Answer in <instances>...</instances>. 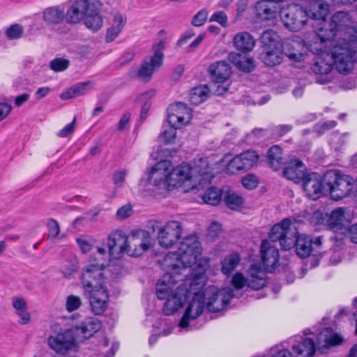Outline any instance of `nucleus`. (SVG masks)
<instances>
[{"mask_svg":"<svg viewBox=\"0 0 357 357\" xmlns=\"http://www.w3.org/2000/svg\"><path fill=\"white\" fill-rule=\"evenodd\" d=\"M204 280V272L195 275L193 278H185L184 281L172 280L170 274H164L156 285V295L158 299L165 300L163 312L172 315L177 312L183 302L190 297L194 290V285H202Z\"/></svg>","mask_w":357,"mask_h":357,"instance_id":"f257e3e1","label":"nucleus"},{"mask_svg":"<svg viewBox=\"0 0 357 357\" xmlns=\"http://www.w3.org/2000/svg\"><path fill=\"white\" fill-rule=\"evenodd\" d=\"M202 248L196 235L185 236L180 242L177 251L168 252L160 261L165 274H170L172 280L183 281L181 275L188 276V267L195 265L202 255Z\"/></svg>","mask_w":357,"mask_h":357,"instance_id":"f03ea898","label":"nucleus"},{"mask_svg":"<svg viewBox=\"0 0 357 357\" xmlns=\"http://www.w3.org/2000/svg\"><path fill=\"white\" fill-rule=\"evenodd\" d=\"M306 335H295L287 340L288 347L292 350L294 357H314L316 350L324 353L331 347L340 344L343 337L331 328L320 331L315 327L308 330Z\"/></svg>","mask_w":357,"mask_h":357,"instance_id":"7ed1b4c3","label":"nucleus"},{"mask_svg":"<svg viewBox=\"0 0 357 357\" xmlns=\"http://www.w3.org/2000/svg\"><path fill=\"white\" fill-rule=\"evenodd\" d=\"M169 185L178 188L187 187L185 191L204 188L211 183L213 178L208 158H201L195 161L194 167L182 164L175 168L171 167Z\"/></svg>","mask_w":357,"mask_h":357,"instance_id":"20e7f679","label":"nucleus"},{"mask_svg":"<svg viewBox=\"0 0 357 357\" xmlns=\"http://www.w3.org/2000/svg\"><path fill=\"white\" fill-rule=\"evenodd\" d=\"M269 237L272 241H279L284 250L295 246L296 254L301 258L308 257L312 252V240L305 234L298 235L297 228L289 218L274 225Z\"/></svg>","mask_w":357,"mask_h":357,"instance_id":"39448f33","label":"nucleus"},{"mask_svg":"<svg viewBox=\"0 0 357 357\" xmlns=\"http://www.w3.org/2000/svg\"><path fill=\"white\" fill-rule=\"evenodd\" d=\"M102 5L100 0H70L66 10V21L71 24L83 22L89 29L96 31L103 25L100 14Z\"/></svg>","mask_w":357,"mask_h":357,"instance_id":"423d86ee","label":"nucleus"},{"mask_svg":"<svg viewBox=\"0 0 357 357\" xmlns=\"http://www.w3.org/2000/svg\"><path fill=\"white\" fill-rule=\"evenodd\" d=\"M119 261L109 260V255L105 248L97 247L90 259V262L82 270L80 277L83 289L85 291L107 287L105 284L104 270L106 267L117 266Z\"/></svg>","mask_w":357,"mask_h":357,"instance_id":"0eeeda50","label":"nucleus"},{"mask_svg":"<svg viewBox=\"0 0 357 357\" xmlns=\"http://www.w3.org/2000/svg\"><path fill=\"white\" fill-rule=\"evenodd\" d=\"M329 44L333 46L330 58L335 69L341 74H349L357 63V42L338 39Z\"/></svg>","mask_w":357,"mask_h":357,"instance_id":"6e6552de","label":"nucleus"},{"mask_svg":"<svg viewBox=\"0 0 357 357\" xmlns=\"http://www.w3.org/2000/svg\"><path fill=\"white\" fill-rule=\"evenodd\" d=\"M351 24V17L346 12H337L334 14L326 26L317 29L316 42L310 45V48L316 53L326 48L336 35L337 31L348 27Z\"/></svg>","mask_w":357,"mask_h":357,"instance_id":"1a4fd4ad","label":"nucleus"},{"mask_svg":"<svg viewBox=\"0 0 357 357\" xmlns=\"http://www.w3.org/2000/svg\"><path fill=\"white\" fill-rule=\"evenodd\" d=\"M231 284L236 290L243 288L259 290L267 284L266 273L260 266L253 264L248 270L246 277L242 273H236L231 278Z\"/></svg>","mask_w":357,"mask_h":357,"instance_id":"9d476101","label":"nucleus"},{"mask_svg":"<svg viewBox=\"0 0 357 357\" xmlns=\"http://www.w3.org/2000/svg\"><path fill=\"white\" fill-rule=\"evenodd\" d=\"M328 193L334 200L347 197L352 190L353 179L348 175L341 174L337 171H331L325 174Z\"/></svg>","mask_w":357,"mask_h":357,"instance_id":"9b49d317","label":"nucleus"},{"mask_svg":"<svg viewBox=\"0 0 357 357\" xmlns=\"http://www.w3.org/2000/svg\"><path fill=\"white\" fill-rule=\"evenodd\" d=\"M204 306L210 312H220L225 308L230 300L235 296L234 290L229 287L218 289L209 286L202 291Z\"/></svg>","mask_w":357,"mask_h":357,"instance_id":"f8f14e48","label":"nucleus"},{"mask_svg":"<svg viewBox=\"0 0 357 357\" xmlns=\"http://www.w3.org/2000/svg\"><path fill=\"white\" fill-rule=\"evenodd\" d=\"M47 344L50 348L59 355H66L78 349V342L73 328L63 329L50 335Z\"/></svg>","mask_w":357,"mask_h":357,"instance_id":"ddd939ff","label":"nucleus"},{"mask_svg":"<svg viewBox=\"0 0 357 357\" xmlns=\"http://www.w3.org/2000/svg\"><path fill=\"white\" fill-rule=\"evenodd\" d=\"M151 241L149 231L142 229H133L128 234V244L123 248L124 253L132 257H140L151 248Z\"/></svg>","mask_w":357,"mask_h":357,"instance_id":"4468645a","label":"nucleus"},{"mask_svg":"<svg viewBox=\"0 0 357 357\" xmlns=\"http://www.w3.org/2000/svg\"><path fill=\"white\" fill-rule=\"evenodd\" d=\"M205 282V279L202 285H194V290L190 293V296H193L192 300L188 305L185 312L179 322L178 326L181 329L189 331L191 329L190 322L197 319L203 312L204 307V301L202 295V288Z\"/></svg>","mask_w":357,"mask_h":357,"instance_id":"2eb2a0df","label":"nucleus"},{"mask_svg":"<svg viewBox=\"0 0 357 357\" xmlns=\"http://www.w3.org/2000/svg\"><path fill=\"white\" fill-rule=\"evenodd\" d=\"M280 17L284 26L293 31L303 29L307 23V16L303 8L298 4H289L282 7Z\"/></svg>","mask_w":357,"mask_h":357,"instance_id":"dca6fc26","label":"nucleus"},{"mask_svg":"<svg viewBox=\"0 0 357 357\" xmlns=\"http://www.w3.org/2000/svg\"><path fill=\"white\" fill-rule=\"evenodd\" d=\"M165 47V42L164 40H160L153 44L154 54L144 60L138 70L137 75L141 79L146 81L149 80L153 73L160 68L163 61L164 55L162 51Z\"/></svg>","mask_w":357,"mask_h":357,"instance_id":"f3484780","label":"nucleus"},{"mask_svg":"<svg viewBox=\"0 0 357 357\" xmlns=\"http://www.w3.org/2000/svg\"><path fill=\"white\" fill-rule=\"evenodd\" d=\"M316 40H314L308 45L309 50L314 54L318 55L312 64L311 69L312 72L317 75L316 79L318 83L326 84L332 79L331 73L333 69L332 64L329 61H326V58L330 57L329 54L327 52L328 44L323 50L320 51L319 53H316L310 48V45L314 44Z\"/></svg>","mask_w":357,"mask_h":357,"instance_id":"a211bd4d","label":"nucleus"},{"mask_svg":"<svg viewBox=\"0 0 357 357\" xmlns=\"http://www.w3.org/2000/svg\"><path fill=\"white\" fill-rule=\"evenodd\" d=\"M182 231L183 227L178 221L172 220L166 222L158 229V244L162 248H171L181 238Z\"/></svg>","mask_w":357,"mask_h":357,"instance_id":"6ab92c4d","label":"nucleus"},{"mask_svg":"<svg viewBox=\"0 0 357 357\" xmlns=\"http://www.w3.org/2000/svg\"><path fill=\"white\" fill-rule=\"evenodd\" d=\"M192 119V110L185 104L176 102L167 108V121L170 125L181 128L188 125Z\"/></svg>","mask_w":357,"mask_h":357,"instance_id":"aec40b11","label":"nucleus"},{"mask_svg":"<svg viewBox=\"0 0 357 357\" xmlns=\"http://www.w3.org/2000/svg\"><path fill=\"white\" fill-rule=\"evenodd\" d=\"M308 18L317 20V25H314L315 34L314 40H316L317 29L327 25L326 17L329 13V5L322 0H310L303 8Z\"/></svg>","mask_w":357,"mask_h":357,"instance_id":"412c9836","label":"nucleus"},{"mask_svg":"<svg viewBox=\"0 0 357 357\" xmlns=\"http://www.w3.org/2000/svg\"><path fill=\"white\" fill-rule=\"evenodd\" d=\"M303 187L306 195L314 200L328 193L325 176L321 179L316 173L306 175L303 180Z\"/></svg>","mask_w":357,"mask_h":357,"instance_id":"4be33fe9","label":"nucleus"},{"mask_svg":"<svg viewBox=\"0 0 357 357\" xmlns=\"http://www.w3.org/2000/svg\"><path fill=\"white\" fill-rule=\"evenodd\" d=\"M172 162L169 160H162L156 163L151 169L149 175L150 183L157 187L169 188V176Z\"/></svg>","mask_w":357,"mask_h":357,"instance_id":"5701e85b","label":"nucleus"},{"mask_svg":"<svg viewBox=\"0 0 357 357\" xmlns=\"http://www.w3.org/2000/svg\"><path fill=\"white\" fill-rule=\"evenodd\" d=\"M128 235H126L122 230H114L112 231L107 237V250L109 260L116 259L119 255L124 253L123 247L128 244ZM107 249L105 247H104Z\"/></svg>","mask_w":357,"mask_h":357,"instance_id":"b1692460","label":"nucleus"},{"mask_svg":"<svg viewBox=\"0 0 357 357\" xmlns=\"http://www.w3.org/2000/svg\"><path fill=\"white\" fill-rule=\"evenodd\" d=\"M90 294L89 302L91 311L96 315L102 314L107 307L109 294L107 288L85 291Z\"/></svg>","mask_w":357,"mask_h":357,"instance_id":"393cba45","label":"nucleus"},{"mask_svg":"<svg viewBox=\"0 0 357 357\" xmlns=\"http://www.w3.org/2000/svg\"><path fill=\"white\" fill-rule=\"evenodd\" d=\"M127 24V17L119 12H112L109 20V26L107 30L105 40L107 43L114 41L123 31Z\"/></svg>","mask_w":357,"mask_h":357,"instance_id":"a878e982","label":"nucleus"},{"mask_svg":"<svg viewBox=\"0 0 357 357\" xmlns=\"http://www.w3.org/2000/svg\"><path fill=\"white\" fill-rule=\"evenodd\" d=\"M326 224L332 229L340 230L351 223V215L343 208H337L326 215Z\"/></svg>","mask_w":357,"mask_h":357,"instance_id":"bb28decb","label":"nucleus"},{"mask_svg":"<svg viewBox=\"0 0 357 357\" xmlns=\"http://www.w3.org/2000/svg\"><path fill=\"white\" fill-rule=\"evenodd\" d=\"M260 252L266 270L271 271L278 261L279 252L278 248L275 245H272L268 241L264 240L261 243Z\"/></svg>","mask_w":357,"mask_h":357,"instance_id":"cd10ccee","label":"nucleus"},{"mask_svg":"<svg viewBox=\"0 0 357 357\" xmlns=\"http://www.w3.org/2000/svg\"><path fill=\"white\" fill-rule=\"evenodd\" d=\"M307 47L299 40H291L284 44L283 53L289 60L294 62H301L304 60Z\"/></svg>","mask_w":357,"mask_h":357,"instance_id":"c85d7f7f","label":"nucleus"},{"mask_svg":"<svg viewBox=\"0 0 357 357\" xmlns=\"http://www.w3.org/2000/svg\"><path fill=\"white\" fill-rule=\"evenodd\" d=\"M102 328V323L96 317H88L79 325L75 326V333L81 336L84 340L91 337Z\"/></svg>","mask_w":357,"mask_h":357,"instance_id":"c756f323","label":"nucleus"},{"mask_svg":"<svg viewBox=\"0 0 357 357\" xmlns=\"http://www.w3.org/2000/svg\"><path fill=\"white\" fill-rule=\"evenodd\" d=\"M259 59L268 66H275L280 64L284 59L282 45L275 46V45H273L271 47H263Z\"/></svg>","mask_w":357,"mask_h":357,"instance_id":"7c9ffc66","label":"nucleus"},{"mask_svg":"<svg viewBox=\"0 0 357 357\" xmlns=\"http://www.w3.org/2000/svg\"><path fill=\"white\" fill-rule=\"evenodd\" d=\"M284 176L290 181L297 183L303 181L305 175V167L303 162L298 160H291L284 167Z\"/></svg>","mask_w":357,"mask_h":357,"instance_id":"2f4dec72","label":"nucleus"},{"mask_svg":"<svg viewBox=\"0 0 357 357\" xmlns=\"http://www.w3.org/2000/svg\"><path fill=\"white\" fill-rule=\"evenodd\" d=\"M208 72L213 82L217 83L226 82L231 74L229 64L225 61L211 63L208 68Z\"/></svg>","mask_w":357,"mask_h":357,"instance_id":"473e14b6","label":"nucleus"},{"mask_svg":"<svg viewBox=\"0 0 357 357\" xmlns=\"http://www.w3.org/2000/svg\"><path fill=\"white\" fill-rule=\"evenodd\" d=\"M43 19L47 25H57L66 20V10L63 5L46 8L43 11Z\"/></svg>","mask_w":357,"mask_h":357,"instance_id":"72a5a7b5","label":"nucleus"},{"mask_svg":"<svg viewBox=\"0 0 357 357\" xmlns=\"http://www.w3.org/2000/svg\"><path fill=\"white\" fill-rule=\"evenodd\" d=\"M233 43L236 50L246 53L251 52L254 49L256 40L250 33L242 31L234 36Z\"/></svg>","mask_w":357,"mask_h":357,"instance_id":"f704fd0d","label":"nucleus"},{"mask_svg":"<svg viewBox=\"0 0 357 357\" xmlns=\"http://www.w3.org/2000/svg\"><path fill=\"white\" fill-rule=\"evenodd\" d=\"M229 61L240 70L250 73L255 69L254 59L250 56H243L236 52H231L228 56Z\"/></svg>","mask_w":357,"mask_h":357,"instance_id":"c9c22d12","label":"nucleus"},{"mask_svg":"<svg viewBox=\"0 0 357 357\" xmlns=\"http://www.w3.org/2000/svg\"><path fill=\"white\" fill-rule=\"evenodd\" d=\"M267 160L272 169H279L284 161L281 148L278 145L271 146L267 152Z\"/></svg>","mask_w":357,"mask_h":357,"instance_id":"e433bc0d","label":"nucleus"},{"mask_svg":"<svg viewBox=\"0 0 357 357\" xmlns=\"http://www.w3.org/2000/svg\"><path fill=\"white\" fill-rule=\"evenodd\" d=\"M256 15L261 20H270L275 19L278 15V10L275 7H268L265 1H261L255 5Z\"/></svg>","mask_w":357,"mask_h":357,"instance_id":"4c0bfd02","label":"nucleus"},{"mask_svg":"<svg viewBox=\"0 0 357 357\" xmlns=\"http://www.w3.org/2000/svg\"><path fill=\"white\" fill-rule=\"evenodd\" d=\"M241 258L236 252L231 253L227 255L221 262V271L224 275H228L239 264Z\"/></svg>","mask_w":357,"mask_h":357,"instance_id":"58836bf2","label":"nucleus"},{"mask_svg":"<svg viewBox=\"0 0 357 357\" xmlns=\"http://www.w3.org/2000/svg\"><path fill=\"white\" fill-rule=\"evenodd\" d=\"M208 93L209 89L206 86L202 85L195 87L190 93V101L192 105H198L207 99Z\"/></svg>","mask_w":357,"mask_h":357,"instance_id":"ea45409f","label":"nucleus"},{"mask_svg":"<svg viewBox=\"0 0 357 357\" xmlns=\"http://www.w3.org/2000/svg\"><path fill=\"white\" fill-rule=\"evenodd\" d=\"M176 129L178 128L169 123L163 124L159 139L166 144L174 143L176 137Z\"/></svg>","mask_w":357,"mask_h":357,"instance_id":"a19ab883","label":"nucleus"},{"mask_svg":"<svg viewBox=\"0 0 357 357\" xmlns=\"http://www.w3.org/2000/svg\"><path fill=\"white\" fill-rule=\"evenodd\" d=\"M82 300L79 296L70 294L66 297L64 307L65 310L69 313H72L78 310L82 306Z\"/></svg>","mask_w":357,"mask_h":357,"instance_id":"79ce46f5","label":"nucleus"},{"mask_svg":"<svg viewBox=\"0 0 357 357\" xmlns=\"http://www.w3.org/2000/svg\"><path fill=\"white\" fill-rule=\"evenodd\" d=\"M222 197L221 191L216 188H209L204 195V202L210 205H217L220 202Z\"/></svg>","mask_w":357,"mask_h":357,"instance_id":"37998d69","label":"nucleus"},{"mask_svg":"<svg viewBox=\"0 0 357 357\" xmlns=\"http://www.w3.org/2000/svg\"><path fill=\"white\" fill-rule=\"evenodd\" d=\"M262 48L271 47L273 45L281 46V43L278 40V36L276 32L273 30H266L261 35Z\"/></svg>","mask_w":357,"mask_h":357,"instance_id":"c03bdc74","label":"nucleus"},{"mask_svg":"<svg viewBox=\"0 0 357 357\" xmlns=\"http://www.w3.org/2000/svg\"><path fill=\"white\" fill-rule=\"evenodd\" d=\"M347 133L333 132L330 137L329 144L335 151H340L347 142Z\"/></svg>","mask_w":357,"mask_h":357,"instance_id":"a18cd8bd","label":"nucleus"},{"mask_svg":"<svg viewBox=\"0 0 357 357\" xmlns=\"http://www.w3.org/2000/svg\"><path fill=\"white\" fill-rule=\"evenodd\" d=\"M224 200L226 205L233 210H239L243 204V199L234 192L225 195Z\"/></svg>","mask_w":357,"mask_h":357,"instance_id":"49530a36","label":"nucleus"},{"mask_svg":"<svg viewBox=\"0 0 357 357\" xmlns=\"http://www.w3.org/2000/svg\"><path fill=\"white\" fill-rule=\"evenodd\" d=\"M246 169L248 170L255 166L259 160V155L256 151H248L240 154Z\"/></svg>","mask_w":357,"mask_h":357,"instance_id":"de8ad7c7","label":"nucleus"},{"mask_svg":"<svg viewBox=\"0 0 357 357\" xmlns=\"http://www.w3.org/2000/svg\"><path fill=\"white\" fill-rule=\"evenodd\" d=\"M245 167H244L242 158L239 155L233 158L229 162L227 168L228 173L234 174L241 171H246Z\"/></svg>","mask_w":357,"mask_h":357,"instance_id":"09e8293b","label":"nucleus"},{"mask_svg":"<svg viewBox=\"0 0 357 357\" xmlns=\"http://www.w3.org/2000/svg\"><path fill=\"white\" fill-rule=\"evenodd\" d=\"M69 65V60L63 57H56L50 62L49 66L54 72H62L66 70Z\"/></svg>","mask_w":357,"mask_h":357,"instance_id":"8fccbe9b","label":"nucleus"},{"mask_svg":"<svg viewBox=\"0 0 357 357\" xmlns=\"http://www.w3.org/2000/svg\"><path fill=\"white\" fill-rule=\"evenodd\" d=\"M154 91H149L142 95L141 99L145 100L144 105L142 106L140 119L144 121L146 116L148 112L151 107V103L149 100L151 97L154 96Z\"/></svg>","mask_w":357,"mask_h":357,"instance_id":"3c124183","label":"nucleus"},{"mask_svg":"<svg viewBox=\"0 0 357 357\" xmlns=\"http://www.w3.org/2000/svg\"><path fill=\"white\" fill-rule=\"evenodd\" d=\"M77 96L86 94L93 88V83L91 81L79 82L73 85Z\"/></svg>","mask_w":357,"mask_h":357,"instance_id":"603ef678","label":"nucleus"},{"mask_svg":"<svg viewBox=\"0 0 357 357\" xmlns=\"http://www.w3.org/2000/svg\"><path fill=\"white\" fill-rule=\"evenodd\" d=\"M271 352L270 357H294L293 352L284 348L283 344L272 348Z\"/></svg>","mask_w":357,"mask_h":357,"instance_id":"864d4df0","label":"nucleus"},{"mask_svg":"<svg viewBox=\"0 0 357 357\" xmlns=\"http://www.w3.org/2000/svg\"><path fill=\"white\" fill-rule=\"evenodd\" d=\"M76 242L77 243L79 248L84 253H87L91 251L92 249V239L91 238H88L86 236H82L76 238Z\"/></svg>","mask_w":357,"mask_h":357,"instance_id":"5fc2aeb1","label":"nucleus"},{"mask_svg":"<svg viewBox=\"0 0 357 357\" xmlns=\"http://www.w3.org/2000/svg\"><path fill=\"white\" fill-rule=\"evenodd\" d=\"M23 28L19 24L10 26L6 31V36L8 38L13 40L20 38L23 33Z\"/></svg>","mask_w":357,"mask_h":357,"instance_id":"6e6d98bb","label":"nucleus"},{"mask_svg":"<svg viewBox=\"0 0 357 357\" xmlns=\"http://www.w3.org/2000/svg\"><path fill=\"white\" fill-rule=\"evenodd\" d=\"M48 237L56 238L60 233L59 223L54 219H50L47 222Z\"/></svg>","mask_w":357,"mask_h":357,"instance_id":"4d7b16f0","label":"nucleus"},{"mask_svg":"<svg viewBox=\"0 0 357 357\" xmlns=\"http://www.w3.org/2000/svg\"><path fill=\"white\" fill-rule=\"evenodd\" d=\"M209 22H216L222 27L228 25V19L227 15L222 11L215 12L210 17Z\"/></svg>","mask_w":357,"mask_h":357,"instance_id":"13d9d810","label":"nucleus"},{"mask_svg":"<svg viewBox=\"0 0 357 357\" xmlns=\"http://www.w3.org/2000/svg\"><path fill=\"white\" fill-rule=\"evenodd\" d=\"M208 11L205 9L199 10L192 19V24L195 26L203 25L206 21Z\"/></svg>","mask_w":357,"mask_h":357,"instance_id":"bf43d9fd","label":"nucleus"},{"mask_svg":"<svg viewBox=\"0 0 357 357\" xmlns=\"http://www.w3.org/2000/svg\"><path fill=\"white\" fill-rule=\"evenodd\" d=\"M128 175V170L121 169L116 171L113 175V180L114 184L118 187H121L126 180V177Z\"/></svg>","mask_w":357,"mask_h":357,"instance_id":"052dcab7","label":"nucleus"},{"mask_svg":"<svg viewBox=\"0 0 357 357\" xmlns=\"http://www.w3.org/2000/svg\"><path fill=\"white\" fill-rule=\"evenodd\" d=\"M266 135V130L264 129L260 128H255L254 129L252 132L248 134L246 136L245 142L248 144H254L256 142V140L261 137H264Z\"/></svg>","mask_w":357,"mask_h":357,"instance_id":"680f3d73","label":"nucleus"},{"mask_svg":"<svg viewBox=\"0 0 357 357\" xmlns=\"http://www.w3.org/2000/svg\"><path fill=\"white\" fill-rule=\"evenodd\" d=\"M75 122L76 119L74 118L71 123L67 124L63 128L57 132V136L59 137H67L71 135L75 130Z\"/></svg>","mask_w":357,"mask_h":357,"instance_id":"e2e57ef3","label":"nucleus"},{"mask_svg":"<svg viewBox=\"0 0 357 357\" xmlns=\"http://www.w3.org/2000/svg\"><path fill=\"white\" fill-rule=\"evenodd\" d=\"M242 184L245 188L252 190L257 186L258 181L254 175L250 174L243 178Z\"/></svg>","mask_w":357,"mask_h":357,"instance_id":"0e129e2a","label":"nucleus"},{"mask_svg":"<svg viewBox=\"0 0 357 357\" xmlns=\"http://www.w3.org/2000/svg\"><path fill=\"white\" fill-rule=\"evenodd\" d=\"M229 84L227 81L225 83H214L211 85V90L216 96H222L229 89Z\"/></svg>","mask_w":357,"mask_h":357,"instance_id":"69168bd1","label":"nucleus"},{"mask_svg":"<svg viewBox=\"0 0 357 357\" xmlns=\"http://www.w3.org/2000/svg\"><path fill=\"white\" fill-rule=\"evenodd\" d=\"M132 213V206L130 204H126L116 211V216L119 219L123 220L129 216H130Z\"/></svg>","mask_w":357,"mask_h":357,"instance_id":"338daca9","label":"nucleus"},{"mask_svg":"<svg viewBox=\"0 0 357 357\" xmlns=\"http://www.w3.org/2000/svg\"><path fill=\"white\" fill-rule=\"evenodd\" d=\"M77 269V266L75 262L66 261L62 266V273L65 277L70 276Z\"/></svg>","mask_w":357,"mask_h":357,"instance_id":"774afa93","label":"nucleus"}]
</instances>
